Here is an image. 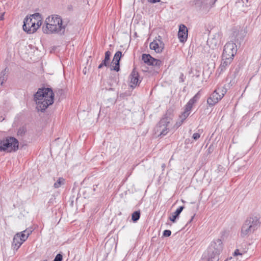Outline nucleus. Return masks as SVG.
<instances>
[{
  "mask_svg": "<svg viewBox=\"0 0 261 261\" xmlns=\"http://www.w3.org/2000/svg\"><path fill=\"white\" fill-rule=\"evenodd\" d=\"M200 94L199 92H198L193 97L189 100L185 106L190 109H192L193 105L198 101V100L200 98Z\"/></svg>",
  "mask_w": 261,
  "mask_h": 261,
  "instance_id": "obj_23",
  "label": "nucleus"
},
{
  "mask_svg": "<svg viewBox=\"0 0 261 261\" xmlns=\"http://www.w3.org/2000/svg\"><path fill=\"white\" fill-rule=\"evenodd\" d=\"M31 17H33L34 19L35 28L36 30L42 24V17L41 15L39 13H36L33 15H31Z\"/></svg>",
  "mask_w": 261,
  "mask_h": 261,
  "instance_id": "obj_22",
  "label": "nucleus"
},
{
  "mask_svg": "<svg viewBox=\"0 0 261 261\" xmlns=\"http://www.w3.org/2000/svg\"><path fill=\"white\" fill-rule=\"evenodd\" d=\"M249 0H237L236 2V7L240 11H244V7L248 6Z\"/></svg>",
  "mask_w": 261,
  "mask_h": 261,
  "instance_id": "obj_20",
  "label": "nucleus"
},
{
  "mask_svg": "<svg viewBox=\"0 0 261 261\" xmlns=\"http://www.w3.org/2000/svg\"><path fill=\"white\" fill-rule=\"evenodd\" d=\"M152 58L153 57H152L149 54H144L142 56V60L148 65H150Z\"/></svg>",
  "mask_w": 261,
  "mask_h": 261,
  "instance_id": "obj_24",
  "label": "nucleus"
},
{
  "mask_svg": "<svg viewBox=\"0 0 261 261\" xmlns=\"http://www.w3.org/2000/svg\"><path fill=\"white\" fill-rule=\"evenodd\" d=\"M217 0H195V6L204 12H208L215 5Z\"/></svg>",
  "mask_w": 261,
  "mask_h": 261,
  "instance_id": "obj_9",
  "label": "nucleus"
},
{
  "mask_svg": "<svg viewBox=\"0 0 261 261\" xmlns=\"http://www.w3.org/2000/svg\"><path fill=\"white\" fill-rule=\"evenodd\" d=\"M111 52L110 51H107L105 53V59L99 65L98 68L99 69L102 68L103 66L107 67L109 65V61L110 59Z\"/></svg>",
  "mask_w": 261,
  "mask_h": 261,
  "instance_id": "obj_19",
  "label": "nucleus"
},
{
  "mask_svg": "<svg viewBox=\"0 0 261 261\" xmlns=\"http://www.w3.org/2000/svg\"><path fill=\"white\" fill-rule=\"evenodd\" d=\"M244 253L243 252H241L239 249H236L234 253H233V256H237V255H243Z\"/></svg>",
  "mask_w": 261,
  "mask_h": 261,
  "instance_id": "obj_35",
  "label": "nucleus"
},
{
  "mask_svg": "<svg viewBox=\"0 0 261 261\" xmlns=\"http://www.w3.org/2000/svg\"><path fill=\"white\" fill-rule=\"evenodd\" d=\"M232 59L229 58V59H224V58H222V61L217 70V72H219V74H220L222 72L225 71L229 64L232 62Z\"/></svg>",
  "mask_w": 261,
  "mask_h": 261,
  "instance_id": "obj_18",
  "label": "nucleus"
},
{
  "mask_svg": "<svg viewBox=\"0 0 261 261\" xmlns=\"http://www.w3.org/2000/svg\"><path fill=\"white\" fill-rule=\"evenodd\" d=\"M260 225L259 219L257 216H251L245 221L242 228L241 235L242 237L253 233Z\"/></svg>",
  "mask_w": 261,
  "mask_h": 261,
  "instance_id": "obj_3",
  "label": "nucleus"
},
{
  "mask_svg": "<svg viewBox=\"0 0 261 261\" xmlns=\"http://www.w3.org/2000/svg\"><path fill=\"white\" fill-rule=\"evenodd\" d=\"M184 206H180L179 207L175 212H174L172 216L169 217V219L173 223L175 222L177 219L179 218L180 214L181 213L182 210L184 209Z\"/></svg>",
  "mask_w": 261,
  "mask_h": 261,
  "instance_id": "obj_21",
  "label": "nucleus"
},
{
  "mask_svg": "<svg viewBox=\"0 0 261 261\" xmlns=\"http://www.w3.org/2000/svg\"><path fill=\"white\" fill-rule=\"evenodd\" d=\"M63 93V90L62 89H59L57 91L58 94L62 95Z\"/></svg>",
  "mask_w": 261,
  "mask_h": 261,
  "instance_id": "obj_38",
  "label": "nucleus"
},
{
  "mask_svg": "<svg viewBox=\"0 0 261 261\" xmlns=\"http://www.w3.org/2000/svg\"><path fill=\"white\" fill-rule=\"evenodd\" d=\"M34 99L37 111L43 112L54 103V93L51 88H39L35 94Z\"/></svg>",
  "mask_w": 261,
  "mask_h": 261,
  "instance_id": "obj_1",
  "label": "nucleus"
},
{
  "mask_svg": "<svg viewBox=\"0 0 261 261\" xmlns=\"http://www.w3.org/2000/svg\"><path fill=\"white\" fill-rule=\"evenodd\" d=\"M27 239V237L25 236L24 233H21L20 232L16 233L13 238L12 248L14 250H17Z\"/></svg>",
  "mask_w": 261,
  "mask_h": 261,
  "instance_id": "obj_11",
  "label": "nucleus"
},
{
  "mask_svg": "<svg viewBox=\"0 0 261 261\" xmlns=\"http://www.w3.org/2000/svg\"><path fill=\"white\" fill-rule=\"evenodd\" d=\"M4 18V14H2L1 15V16H0V20H3Z\"/></svg>",
  "mask_w": 261,
  "mask_h": 261,
  "instance_id": "obj_42",
  "label": "nucleus"
},
{
  "mask_svg": "<svg viewBox=\"0 0 261 261\" xmlns=\"http://www.w3.org/2000/svg\"><path fill=\"white\" fill-rule=\"evenodd\" d=\"M170 118L168 117L163 118L154 128L155 134L160 136H164L167 134L169 130Z\"/></svg>",
  "mask_w": 261,
  "mask_h": 261,
  "instance_id": "obj_6",
  "label": "nucleus"
},
{
  "mask_svg": "<svg viewBox=\"0 0 261 261\" xmlns=\"http://www.w3.org/2000/svg\"><path fill=\"white\" fill-rule=\"evenodd\" d=\"M18 148V141L14 137L0 140V150L8 152L16 151Z\"/></svg>",
  "mask_w": 261,
  "mask_h": 261,
  "instance_id": "obj_4",
  "label": "nucleus"
},
{
  "mask_svg": "<svg viewBox=\"0 0 261 261\" xmlns=\"http://www.w3.org/2000/svg\"><path fill=\"white\" fill-rule=\"evenodd\" d=\"M218 260V258H212L210 257H208V261H217Z\"/></svg>",
  "mask_w": 261,
  "mask_h": 261,
  "instance_id": "obj_39",
  "label": "nucleus"
},
{
  "mask_svg": "<svg viewBox=\"0 0 261 261\" xmlns=\"http://www.w3.org/2000/svg\"><path fill=\"white\" fill-rule=\"evenodd\" d=\"M184 120H182V119H180L179 118V119L177 121L176 123L175 124L174 127L175 128H178L181 125V124L183 123Z\"/></svg>",
  "mask_w": 261,
  "mask_h": 261,
  "instance_id": "obj_30",
  "label": "nucleus"
},
{
  "mask_svg": "<svg viewBox=\"0 0 261 261\" xmlns=\"http://www.w3.org/2000/svg\"><path fill=\"white\" fill-rule=\"evenodd\" d=\"M65 179L63 178H59L58 180L54 184V187L55 188H58L61 186V185L64 184Z\"/></svg>",
  "mask_w": 261,
  "mask_h": 261,
  "instance_id": "obj_28",
  "label": "nucleus"
},
{
  "mask_svg": "<svg viewBox=\"0 0 261 261\" xmlns=\"http://www.w3.org/2000/svg\"><path fill=\"white\" fill-rule=\"evenodd\" d=\"M194 216H195V214L191 217V219L189 220V221L188 223H191L193 221V220L194 218Z\"/></svg>",
  "mask_w": 261,
  "mask_h": 261,
  "instance_id": "obj_41",
  "label": "nucleus"
},
{
  "mask_svg": "<svg viewBox=\"0 0 261 261\" xmlns=\"http://www.w3.org/2000/svg\"><path fill=\"white\" fill-rule=\"evenodd\" d=\"M34 19L33 17L27 16L23 21V29L29 34H32L36 31L35 28Z\"/></svg>",
  "mask_w": 261,
  "mask_h": 261,
  "instance_id": "obj_10",
  "label": "nucleus"
},
{
  "mask_svg": "<svg viewBox=\"0 0 261 261\" xmlns=\"http://www.w3.org/2000/svg\"><path fill=\"white\" fill-rule=\"evenodd\" d=\"M200 134L197 133H194L192 136V138L195 140H198L200 138Z\"/></svg>",
  "mask_w": 261,
  "mask_h": 261,
  "instance_id": "obj_34",
  "label": "nucleus"
},
{
  "mask_svg": "<svg viewBox=\"0 0 261 261\" xmlns=\"http://www.w3.org/2000/svg\"><path fill=\"white\" fill-rule=\"evenodd\" d=\"M161 64L162 62L160 60L156 59L153 58L150 65L155 67H159L161 65Z\"/></svg>",
  "mask_w": 261,
  "mask_h": 261,
  "instance_id": "obj_29",
  "label": "nucleus"
},
{
  "mask_svg": "<svg viewBox=\"0 0 261 261\" xmlns=\"http://www.w3.org/2000/svg\"><path fill=\"white\" fill-rule=\"evenodd\" d=\"M109 90H113V88H110Z\"/></svg>",
  "mask_w": 261,
  "mask_h": 261,
  "instance_id": "obj_43",
  "label": "nucleus"
},
{
  "mask_svg": "<svg viewBox=\"0 0 261 261\" xmlns=\"http://www.w3.org/2000/svg\"><path fill=\"white\" fill-rule=\"evenodd\" d=\"M20 233H24V234L25 235V236L27 237V238H28V237L29 236V235L32 233V230L25 229V230L21 231Z\"/></svg>",
  "mask_w": 261,
  "mask_h": 261,
  "instance_id": "obj_32",
  "label": "nucleus"
},
{
  "mask_svg": "<svg viewBox=\"0 0 261 261\" xmlns=\"http://www.w3.org/2000/svg\"><path fill=\"white\" fill-rule=\"evenodd\" d=\"M140 217V211H135L134 212L132 215V220L134 222H137Z\"/></svg>",
  "mask_w": 261,
  "mask_h": 261,
  "instance_id": "obj_26",
  "label": "nucleus"
},
{
  "mask_svg": "<svg viewBox=\"0 0 261 261\" xmlns=\"http://www.w3.org/2000/svg\"><path fill=\"white\" fill-rule=\"evenodd\" d=\"M171 234V231L170 230H165L163 232L164 237H169Z\"/></svg>",
  "mask_w": 261,
  "mask_h": 261,
  "instance_id": "obj_33",
  "label": "nucleus"
},
{
  "mask_svg": "<svg viewBox=\"0 0 261 261\" xmlns=\"http://www.w3.org/2000/svg\"><path fill=\"white\" fill-rule=\"evenodd\" d=\"M237 51V48L236 43L233 41L227 42L224 47L222 54V58L224 59H232Z\"/></svg>",
  "mask_w": 261,
  "mask_h": 261,
  "instance_id": "obj_8",
  "label": "nucleus"
},
{
  "mask_svg": "<svg viewBox=\"0 0 261 261\" xmlns=\"http://www.w3.org/2000/svg\"><path fill=\"white\" fill-rule=\"evenodd\" d=\"M178 37L180 42L186 41L188 37V29L184 24H180L178 32Z\"/></svg>",
  "mask_w": 261,
  "mask_h": 261,
  "instance_id": "obj_16",
  "label": "nucleus"
},
{
  "mask_svg": "<svg viewBox=\"0 0 261 261\" xmlns=\"http://www.w3.org/2000/svg\"><path fill=\"white\" fill-rule=\"evenodd\" d=\"M122 53L120 51H117L111 63V70H114L116 71H119L120 70V60L121 58Z\"/></svg>",
  "mask_w": 261,
  "mask_h": 261,
  "instance_id": "obj_14",
  "label": "nucleus"
},
{
  "mask_svg": "<svg viewBox=\"0 0 261 261\" xmlns=\"http://www.w3.org/2000/svg\"><path fill=\"white\" fill-rule=\"evenodd\" d=\"M139 77L138 72L134 69L129 75L130 86L132 88L136 87L141 82Z\"/></svg>",
  "mask_w": 261,
  "mask_h": 261,
  "instance_id": "obj_15",
  "label": "nucleus"
},
{
  "mask_svg": "<svg viewBox=\"0 0 261 261\" xmlns=\"http://www.w3.org/2000/svg\"><path fill=\"white\" fill-rule=\"evenodd\" d=\"M166 167V165L165 164H163L162 165V170L164 171L165 170V168Z\"/></svg>",
  "mask_w": 261,
  "mask_h": 261,
  "instance_id": "obj_40",
  "label": "nucleus"
},
{
  "mask_svg": "<svg viewBox=\"0 0 261 261\" xmlns=\"http://www.w3.org/2000/svg\"><path fill=\"white\" fill-rule=\"evenodd\" d=\"M62 255L60 253H59L56 256L53 261H62Z\"/></svg>",
  "mask_w": 261,
  "mask_h": 261,
  "instance_id": "obj_31",
  "label": "nucleus"
},
{
  "mask_svg": "<svg viewBox=\"0 0 261 261\" xmlns=\"http://www.w3.org/2000/svg\"><path fill=\"white\" fill-rule=\"evenodd\" d=\"M161 39V37L159 36L158 38H156L155 40H154L150 43V48L154 50L156 53L162 52L164 48V44Z\"/></svg>",
  "mask_w": 261,
  "mask_h": 261,
  "instance_id": "obj_13",
  "label": "nucleus"
},
{
  "mask_svg": "<svg viewBox=\"0 0 261 261\" xmlns=\"http://www.w3.org/2000/svg\"><path fill=\"white\" fill-rule=\"evenodd\" d=\"M226 93V89L224 88H218L207 99V103L210 107H212L218 102Z\"/></svg>",
  "mask_w": 261,
  "mask_h": 261,
  "instance_id": "obj_7",
  "label": "nucleus"
},
{
  "mask_svg": "<svg viewBox=\"0 0 261 261\" xmlns=\"http://www.w3.org/2000/svg\"><path fill=\"white\" fill-rule=\"evenodd\" d=\"M207 43L210 47L212 49H214L217 48L220 44V41L219 39V35L215 34L214 37L209 38L207 41Z\"/></svg>",
  "mask_w": 261,
  "mask_h": 261,
  "instance_id": "obj_17",
  "label": "nucleus"
},
{
  "mask_svg": "<svg viewBox=\"0 0 261 261\" xmlns=\"http://www.w3.org/2000/svg\"><path fill=\"white\" fill-rule=\"evenodd\" d=\"M150 3L154 4L160 2V0H147Z\"/></svg>",
  "mask_w": 261,
  "mask_h": 261,
  "instance_id": "obj_37",
  "label": "nucleus"
},
{
  "mask_svg": "<svg viewBox=\"0 0 261 261\" xmlns=\"http://www.w3.org/2000/svg\"><path fill=\"white\" fill-rule=\"evenodd\" d=\"M185 79V76L184 74L182 73H180V76H179V82H184Z\"/></svg>",
  "mask_w": 261,
  "mask_h": 261,
  "instance_id": "obj_36",
  "label": "nucleus"
},
{
  "mask_svg": "<svg viewBox=\"0 0 261 261\" xmlns=\"http://www.w3.org/2000/svg\"><path fill=\"white\" fill-rule=\"evenodd\" d=\"M6 70L7 68L5 69L4 70L2 71L1 73L0 76V81H1V85H3L4 82L6 81L7 80V75H6Z\"/></svg>",
  "mask_w": 261,
  "mask_h": 261,
  "instance_id": "obj_27",
  "label": "nucleus"
},
{
  "mask_svg": "<svg viewBox=\"0 0 261 261\" xmlns=\"http://www.w3.org/2000/svg\"><path fill=\"white\" fill-rule=\"evenodd\" d=\"M191 109L185 106L184 111L179 115V118L182 120H185L186 118L189 116Z\"/></svg>",
  "mask_w": 261,
  "mask_h": 261,
  "instance_id": "obj_25",
  "label": "nucleus"
},
{
  "mask_svg": "<svg viewBox=\"0 0 261 261\" xmlns=\"http://www.w3.org/2000/svg\"><path fill=\"white\" fill-rule=\"evenodd\" d=\"M223 250V244L221 239L213 241L207 249V255L212 258H218L219 255Z\"/></svg>",
  "mask_w": 261,
  "mask_h": 261,
  "instance_id": "obj_5",
  "label": "nucleus"
},
{
  "mask_svg": "<svg viewBox=\"0 0 261 261\" xmlns=\"http://www.w3.org/2000/svg\"><path fill=\"white\" fill-rule=\"evenodd\" d=\"M246 35L245 31L241 28L239 29H234L231 36V41L234 43H240L244 39Z\"/></svg>",
  "mask_w": 261,
  "mask_h": 261,
  "instance_id": "obj_12",
  "label": "nucleus"
},
{
  "mask_svg": "<svg viewBox=\"0 0 261 261\" xmlns=\"http://www.w3.org/2000/svg\"><path fill=\"white\" fill-rule=\"evenodd\" d=\"M45 27H43V31L46 34H58L63 35L65 33L67 23L62 21L61 17L58 15H53L47 17L45 21Z\"/></svg>",
  "mask_w": 261,
  "mask_h": 261,
  "instance_id": "obj_2",
  "label": "nucleus"
},
{
  "mask_svg": "<svg viewBox=\"0 0 261 261\" xmlns=\"http://www.w3.org/2000/svg\"><path fill=\"white\" fill-rule=\"evenodd\" d=\"M3 119H1V118H0V121H2V120H3Z\"/></svg>",
  "mask_w": 261,
  "mask_h": 261,
  "instance_id": "obj_44",
  "label": "nucleus"
}]
</instances>
